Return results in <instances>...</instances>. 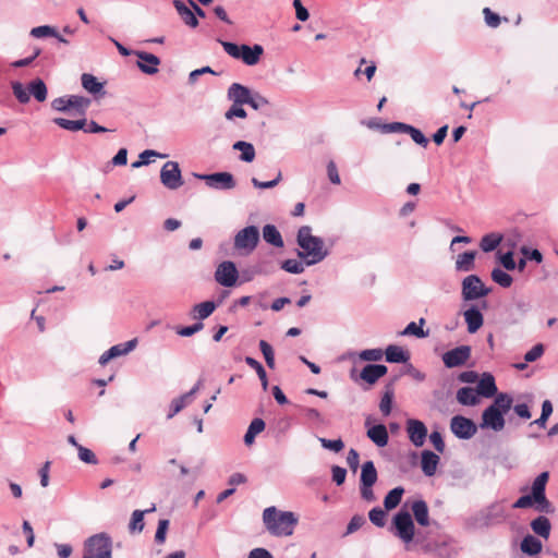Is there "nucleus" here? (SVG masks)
Wrapping results in <instances>:
<instances>
[{
    "instance_id": "31",
    "label": "nucleus",
    "mask_w": 558,
    "mask_h": 558,
    "mask_svg": "<svg viewBox=\"0 0 558 558\" xmlns=\"http://www.w3.org/2000/svg\"><path fill=\"white\" fill-rule=\"evenodd\" d=\"M520 548H521V550L524 554L530 555V556H534V555H537V554H539L542 551L543 544L535 536L526 535L521 541Z\"/></svg>"
},
{
    "instance_id": "63",
    "label": "nucleus",
    "mask_w": 558,
    "mask_h": 558,
    "mask_svg": "<svg viewBox=\"0 0 558 558\" xmlns=\"http://www.w3.org/2000/svg\"><path fill=\"white\" fill-rule=\"evenodd\" d=\"M365 518L363 515H354L351 518L348 526H347V534L354 533L359 529L365 524Z\"/></svg>"
},
{
    "instance_id": "32",
    "label": "nucleus",
    "mask_w": 558,
    "mask_h": 558,
    "mask_svg": "<svg viewBox=\"0 0 558 558\" xmlns=\"http://www.w3.org/2000/svg\"><path fill=\"white\" fill-rule=\"evenodd\" d=\"M263 238L264 240L274 245L275 247H283V239L278 231V229L274 225H266L263 228Z\"/></svg>"
},
{
    "instance_id": "6",
    "label": "nucleus",
    "mask_w": 558,
    "mask_h": 558,
    "mask_svg": "<svg viewBox=\"0 0 558 558\" xmlns=\"http://www.w3.org/2000/svg\"><path fill=\"white\" fill-rule=\"evenodd\" d=\"M83 558H112V541L107 533L92 535L84 542Z\"/></svg>"
},
{
    "instance_id": "8",
    "label": "nucleus",
    "mask_w": 558,
    "mask_h": 558,
    "mask_svg": "<svg viewBox=\"0 0 558 558\" xmlns=\"http://www.w3.org/2000/svg\"><path fill=\"white\" fill-rule=\"evenodd\" d=\"M492 292L477 275H469L461 282V296L470 302L487 296Z\"/></svg>"
},
{
    "instance_id": "3",
    "label": "nucleus",
    "mask_w": 558,
    "mask_h": 558,
    "mask_svg": "<svg viewBox=\"0 0 558 558\" xmlns=\"http://www.w3.org/2000/svg\"><path fill=\"white\" fill-rule=\"evenodd\" d=\"M263 523L274 536H290L298 524V518L291 511H280L271 506L264 509Z\"/></svg>"
},
{
    "instance_id": "53",
    "label": "nucleus",
    "mask_w": 558,
    "mask_h": 558,
    "mask_svg": "<svg viewBox=\"0 0 558 558\" xmlns=\"http://www.w3.org/2000/svg\"><path fill=\"white\" fill-rule=\"evenodd\" d=\"M404 133L409 134L411 136V138L413 140V142H415L416 144H418L423 147H426L428 145V140L418 129H416L410 124H407Z\"/></svg>"
},
{
    "instance_id": "23",
    "label": "nucleus",
    "mask_w": 558,
    "mask_h": 558,
    "mask_svg": "<svg viewBox=\"0 0 558 558\" xmlns=\"http://www.w3.org/2000/svg\"><path fill=\"white\" fill-rule=\"evenodd\" d=\"M476 390L480 396H483L485 398H490L496 395L497 387L495 384V378L490 374H483L482 378L476 385Z\"/></svg>"
},
{
    "instance_id": "26",
    "label": "nucleus",
    "mask_w": 558,
    "mask_h": 558,
    "mask_svg": "<svg viewBox=\"0 0 558 558\" xmlns=\"http://www.w3.org/2000/svg\"><path fill=\"white\" fill-rule=\"evenodd\" d=\"M217 304L214 301H205L195 304L191 310V316L193 319L202 322L203 319L209 317L214 313Z\"/></svg>"
},
{
    "instance_id": "40",
    "label": "nucleus",
    "mask_w": 558,
    "mask_h": 558,
    "mask_svg": "<svg viewBox=\"0 0 558 558\" xmlns=\"http://www.w3.org/2000/svg\"><path fill=\"white\" fill-rule=\"evenodd\" d=\"M192 401V393H183L182 396L173 399L170 404V412L168 414V418H172Z\"/></svg>"
},
{
    "instance_id": "55",
    "label": "nucleus",
    "mask_w": 558,
    "mask_h": 558,
    "mask_svg": "<svg viewBox=\"0 0 558 558\" xmlns=\"http://www.w3.org/2000/svg\"><path fill=\"white\" fill-rule=\"evenodd\" d=\"M243 105L232 104V106L225 112V118L232 121L234 118L245 119L247 113L242 107Z\"/></svg>"
},
{
    "instance_id": "30",
    "label": "nucleus",
    "mask_w": 558,
    "mask_h": 558,
    "mask_svg": "<svg viewBox=\"0 0 558 558\" xmlns=\"http://www.w3.org/2000/svg\"><path fill=\"white\" fill-rule=\"evenodd\" d=\"M412 511L420 525L427 526L429 524L428 507L424 500H415L412 504Z\"/></svg>"
},
{
    "instance_id": "2",
    "label": "nucleus",
    "mask_w": 558,
    "mask_h": 558,
    "mask_svg": "<svg viewBox=\"0 0 558 558\" xmlns=\"http://www.w3.org/2000/svg\"><path fill=\"white\" fill-rule=\"evenodd\" d=\"M549 478L548 472H542L533 481L531 494L521 496L514 504L513 508L525 509L535 505V509L543 513H554L555 508L546 498V484Z\"/></svg>"
},
{
    "instance_id": "51",
    "label": "nucleus",
    "mask_w": 558,
    "mask_h": 558,
    "mask_svg": "<svg viewBox=\"0 0 558 558\" xmlns=\"http://www.w3.org/2000/svg\"><path fill=\"white\" fill-rule=\"evenodd\" d=\"M281 268L290 274L299 275L304 271V264L298 259H286L281 263Z\"/></svg>"
},
{
    "instance_id": "21",
    "label": "nucleus",
    "mask_w": 558,
    "mask_h": 558,
    "mask_svg": "<svg viewBox=\"0 0 558 558\" xmlns=\"http://www.w3.org/2000/svg\"><path fill=\"white\" fill-rule=\"evenodd\" d=\"M387 373V367L381 364H368L361 372V378L368 384H375Z\"/></svg>"
},
{
    "instance_id": "5",
    "label": "nucleus",
    "mask_w": 558,
    "mask_h": 558,
    "mask_svg": "<svg viewBox=\"0 0 558 558\" xmlns=\"http://www.w3.org/2000/svg\"><path fill=\"white\" fill-rule=\"evenodd\" d=\"M223 50L232 58L242 60L246 65H255L259 62L264 48L260 45H238L231 41L219 40Z\"/></svg>"
},
{
    "instance_id": "59",
    "label": "nucleus",
    "mask_w": 558,
    "mask_h": 558,
    "mask_svg": "<svg viewBox=\"0 0 558 558\" xmlns=\"http://www.w3.org/2000/svg\"><path fill=\"white\" fill-rule=\"evenodd\" d=\"M203 327H204V324L202 322H197L191 326L178 327L177 333L181 337H191L194 333H196L197 331L202 330Z\"/></svg>"
},
{
    "instance_id": "27",
    "label": "nucleus",
    "mask_w": 558,
    "mask_h": 558,
    "mask_svg": "<svg viewBox=\"0 0 558 558\" xmlns=\"http://www.w3.org/2000/svg\"><path fill=\"white\" fill-rule=\"evenodd\" d=\"M173 5L174 8L177 9V12L178 14L180 15V17L183 20V22L192 27V28H195L197 27L198 25V20L197 17L195 16V13L190 9L187 8L184 2L180 1V0H174L173 1Z\"/></svg>"
},
{
    "instance_id": "12",
    "label": "nucleus",
    "mask_w": 558,
    "mask_h": 558,
    "mask_svg": "<svg viewBox=\"0 0 558 558\" xmlns=\"http://www.w3.org/2000/svg\"><path fill=\"white\" fill-rule=\"evenodd\" d=\"M196 178L206 182L214 190L229 191L235 187L236 182L230 172H215L210 174H195Z\"/></svg>"
},
{
    "instance_id": "35",
    "label": "nucleus",
    "mask_w": 558,
    "mask_h": 558,
    "mask_svg": "<svg viewBox=\"0 0 558 558\" xmlns=\"http://www.w3.org/2000/svg\"><path fill=\"white\" fill-rule=\"evenodd\" d=\"M28 93L29 96L33 95L34 98L39 102H43L47 99V86L40 78H36L28 84Z\"/></svg>"
},
{
    "instance_id": "4",
    "label": "nucleus",
    "mask_w": 558,
    "mask_h": 558,
    "mask_svg": "<svg viewBox=\"0 0 558 558\" xmlns=\"http://www.w3.org/2000/svg\"><path fill=\"white\" fill-rule=\"evenodd\" d=\"M513 399L507 393H499L494 402L484 410L480 427L500 432L505 428V414L512 408Z\"/></svg>"
},
{
    "instance_id": "7",
    "label": "nucleus",
    "mask_w": 558,
    "mask_h": 558,
    "mask_svg": "<svg viewBox=\"0 0 558 558\" xmlns=\"http://www.w3.org/2000/svg\"><path fill=\"white\" fill-rule=\"evenodd\" d=\"M391 532L405 544L413 541L415 526L412 517L408 511L401 510L395 514Z\"/></svg>"
},
{
    "instance_id": "24",
    "label": "nucleus",
    "mask_w": 558,
    "mask_h": 558,
    "mask_svg": "<svg viewBox=\"0 0 558 558\" xmlns=\"http://www.w3.org/2000/svg\"><path fill=\"white\" fill-rule=\"evenodd\" d=\"M476 251H468L459 254L456 259L454 268L457 271L469 272L475 268Z\"/></svg>"
},
{
    "instance_id": "41",
    "label": "nucleus",
    "mask_w": 558,
    "mask_h": 558,
    "mask_svg": "<svg viewBox=\"0 0 558 558\" xmlns=\"http://www.w3.org/2000/svg\"><path fill=\"white\" fill-rule=\"evenodd\" d=\"M53 123H56L61 129L75 132L84 129L86 125V119L69 120L64 118H54Z\"/></svg>"
},
{
    "instance_id": "16",
    "label": "nucleus",
    "mask_w": 558,
    "mask_h": 558,
    "mask_svg": "<svg viewBox=\"0 0 558 558\" xmlns=\"http://www.w3.org/2000/svg\"><path fill=\"white\" fill-rule=\"evenodd\" d=\"M407 433L415 447H422L427 437V428L422 421L410 418L407 421Z\"/></svg>"
},
{
    "instance_id": "25",
    "label": "nucleus",
    "mask_w": 558,
    "mask_h": 558,
    "mask_svg": "<svg viewBox=\"0 0 558 558\" xmlns=\"http://www.w3.org/2000/svg\"><path fill=\"white\" fill-rule=\"evenodd\" d=\"M470 359V351H446L442 355L445 365L449 368L461 366Z\"/></svg>"
},
{
    "instance_id": "9",
    "label": "nucleus",
    "mask_w": 558,
    "mask_h": 558,
    "mask_svg": "<svg viewBox=\"0 0 558 558\" xmlns=\"http://www.w3.org/2000/svg\"><path fill=\"white\" fill-rule=\"evenodd\" d=\"M259 230L256 226H247L236 232L233 246L244 255L251 254L258 245Z\"/></svg>"
},
{
    "instance_id": "48",
    "label": "nucleus",
    "mask_w": 558,
    "mask_h": 558,
    "mask_svg": "<svg viewBox=\"0 0 558 558\" xmlns=\"http://www.w3.org/2000/svg\"><path fill=\"white\" fill-rule=\"evenodd\" d=\"M551 413H553V404L549 400H545L542 403L541 416L537 420H535L534 422H532L531 425L535 424L538 427L544 428L546 426V423H547L549 416L551 415Z\"/></svg>"
},
{
    "instance_id": "36",
    "label": "nucleus",
    "mask_w": 558,
    "mask_h": 558,
    "mask_svg": "<svg viewBox=\"0 0 558 558\" xmlns=\"http://www.w3.org/2000/svg\"><path fill=\"white\" fill-rule=\"evenodd\" d=\"M156 510L155 505L150 509L135 510L132 513L129 529L131 532H142L144 529V515Z\"/></svg>"
},
{
    "instance_id": "45",
    "label": "nucleus",
    "mask_w": 558,
    "mask_h": 558,
    "mask_svg": "<svg viewBox=\"0 0 558 558\" xmlns=\"http://www.w3.org/2000/svg\"><path fill=\"white\" fill-rule=\"evenodd\" d=\"M501 236L495 233L486 234L482 238L480 242V246L483 252H492L494 251L500 243Z\"/></svg>"
},
{
    "instance_id": "43",
    "label": "nucleus",
    "mask_w": 558,
    "mask_h": 558,
    "mask_svg": "<svg viewBox=\"0 0 558 558\" xmlns=\"http://www.w3.org/2000/svg\"><path fill=\"white\" fill-rule=\"evenodd\" d=\"M70 99V107L74 108L77 113L84 116L87 108L90 105V100L86 97L78 96V95H71L69 96Z\"/></svg>"
},
{
    "instance_id": "29",
    "label": "nucleus",
    "mask_w": 558,
    "mask_h": 558,
    "mask_svg": "<svg viewBox=\"0 0 558 558\" xmlns=\"http://www.w3.org/2000/svg\"><path fill=\"white\" fill-rule=\"evenodd\" d=\"M478 392L476 388L462 387L457 391V400L463 405H475L478 403Z\"/></svg>"
},
{
    "instance_id": "1",
    "label": "nucleus",
    "mask_w": 558,
    "mask_h": 558,
    "mask_svg": "<svg viewBox=\"0 0 558 558\" xmlns=\"http://www.w3.org/2000/svg\"><path fill=\"white\" fill-rule=\"evenodd\" d=\"M296 242L301 248L298 255L305 260L307 266L320 263L329 254L328 250L325 247L324 240L313 235L310 226H303L299 229Z\"/></svg>"
},
{
    "instance_id": "20",
    "label": "nucleus",
    "mask_w": 558,
    "mask_h": 558,
    "mask_svg": "<svg viewBox=\"0 0 558 558\" xmlns=\"http://www.w3.org/2000/svg\"><path fill=\"white\" fill-rule=\"evenodd\" d=\"M440 458L430 450H424L421 453V468L426 476H433L439 464Z\"/></svg>"
},
{
    "instance_id": "22",
    "label": "nucleus",
    "mask_w": 558,
    "mask_h": 558,
    "mask_svg": "<svg viewBox=\"0 0 558 558\" xmlns=\"http://www.w3.org/2000/svg\"><path fill=\"white\" fill-rule=\"evenodd\" d=\"M82 86L89 94L97 96H104L106 94L104 89V83L99 82L96 76L89 73L82 74L81 77Z\"/></svg>"
},
{
    "instance_id": "54",
    "label": "nucleus",
    "mask_w": 558,
    "mask_h": 558,
    "mask_svg": "<svg viewBox=\"0 0 558 558\" xmlns=\"http://www.w3.org/2000/svg\"><path fill=\"white\" fill-rule=\"evenodd\" d=\"M368 518L378 527H383L386 523V512L379 507L373 508L368 513Z\"/></svg>"
},
{
    "instance_id": "39",
    "label": "nucleus",
    "mask_w": 558,
    "mask_h": 558,
    "mask_svg": "<svg viewBox=\"0 0 558 558\" xmlns=\"http://www.w3.org/2000/svg\"><path fill=\"white\" fill-rule=\"evenodd\" d=\"M404 489L399 486L391 489L384 499V507L386 510H392L395 509L402 499Z\"/></svg>"
},
{
    "instance_id": "46",
    "label": "nucleus",
    "mask_w": 558,
    "mask_h": 558,
    "mask_svg": "<svg viewBox=\"0 0 558 558\" xmlns=\"http://www.w3.org/2000/svg\"><path fill=\"white\" fill-rule=\"evenodd\" d=\"M138 157H140V160L134 161L132 163V168H134V169L148 165L150 162V160H149L150 157L166 158L167 155L158 153L153 149H146V150L142 151Z\"/></svg>"
},
{
    "instance_id": "18",
    "label": "nucleus",
    "mask_w": 558,
    "mask_h": 558,
    "mask_svg": "<svg viewBox=\"0 0 558 558\" xmlns=\"http://www.w3.org/2000/svg\"><path fill=\"white\" fill-rule=\"evenodd\" d=\"M252 89L240 83H232L227 90V99L232 104L247 105Z\"/></svg>"
},
{
    "instance_id": "57",
    "label": "nucleus",
    "mask_w": 558,
    "mask_h": 558,
    "mask_svg": "<svg viewBox=\"0 0 558 558\" xmlns=\"http://www.w3.org/2000/svg\"><path fill=\"white\" fill-rule=\"evenodd\" d=\"M320 445L323 448L331 450L333 452H339L344 448L343 441L338 439H326V438H318Z\"/></svg>"
},
{
    "instance_id": "10",
    "label": "nucleus",
    "mask_w": 558,
    "mask_h": 558,
    "mask_svg": "<svg viewBox=\"0 0 558 558\" xmlns=\"http://www.w3.org/2000/svg\"><path fill=\"white\" fill-rule=\"evenodd\" d=\"M160 181L168 190H178L184 183L177 161H167L160 170Z\"/></svg>"
},
{
    "instance_id": "34",
    "label": "nucleus",
    "mask_w": 558,
    "mask_h": 558,
    "mask_svg": "<svg viewBox=\"0 0 558 558\" xmlns=\"http://www.w3.org/2000/svg\"><path fill=\"white\" fill-rule=\"evenodd\" d=\"M531 527L535 534L544 537L545 539H547L550 535L551 525L549 520L544 515L534 519L531 522Z\"/></svg>"
},
{
    "instance_id": "64",
    "label": "nucleus",
    "mask_w": 558,
    "mask_h": 558,
    "mask_svg": "<svg viewBox=\"0 0 558 558\" xmlns=\"http://www.w3.org/2000/svg\"><path fill=\"white\" fill-rule=\"evenodd\" d=\"M331 473H332V481L337 485H342L344 483L345 476H347V470L344 468L333 465L331 468Z\"/></svg>"
},
{
    "instance_id": "14",
    "label": "nucleus",
    "mask_w": 558,
    "mask_h": 558,
    "mask_svg": "<svg viewBox=\"0 0 558 558\" xmlns=\"http://www.w3.org/2000/svg\"><path fill=\"white\" fill-rule=\"evenodd\" d=\"M450 429L459 439H470L476 434L477 426L472 420L456 415L450 421Z\"/></svg>"
},
{
    "instance_id": "38",
    "label": "nucleus",
    "mask_w": 558,
    "mask_h": 558,
    "mask_svg": "<svg viewBox=\"0 0 558 558\" xmlns=\"http://www.w3.org/2000/svg\"><path fill=\"white\" fill-rule=\"evenodd\" d=\"M425 319L421 318L418 323L411 322L402 331H399L398 336H414L416 338H425L428 331H424L423 325Z\"/></svg>"
},
{
    "instance_id": "11",
    "label": "nucleus",
    "mask_w": 558,
    "mask_h": 558,
    "mask_svg": "<svg viewBox=\"0 0 558 558\" xmlns=\"http://www.w3.org/2000/svg\"><path fill=\"white\" fill-rule=\"evenodd\" d=\"M506 518L507 512L504 504L496 501L481 510L477 521L481 525L490 526L504 522Z\"/></svg>"
},
{
    "instance_id": "47",
    "label": "nucleus",
    "mask_w": 558,
    "mask_h": 558,
    "mask_svg": "<svg viewBox=\"0 0 558 558\" xmlns=\"http://www.w3.org/2000/svg\"><path fill=\"white\" fill-rule=\"evenodd\" d=\"M245 362L253 369H255V373H257V375H258V377H259V379L262 381V386H263L264 390H266L267 387H268V380H267V375H266L264 366L258 361H256L255 359L250 357V356H247L245 359Z\"/></svg>"
},
{
    "instance_id": "60",
    "label": "nucleus",
    "mask_w": 558,
    "mask_h": 558,
    "mask_svg": "<svg viewBox=\"0 0 558 558\" xmlns=\"http://www.w3.org/2000/svg\"><path fill=\"white\" fill-rule=\"evenodd\" d=\"M77 452H78V458L81 461H83L87 464H96L97 463L96 456L88 448L81 446V447H78Z\"/></svg>"
},
{
    "instance_id": "61",
    "label": "nucleus",
    "mask_w": 558,
    "mask_h": 558,
    "mask_svg": "<svg viewBox=\"0 0 558 558\" xmlns=\"http://www.w3.org/2000/svg\"><path fill=\"white\" fill-rule=\"evenodd\" d=\"M485 23L493 28H496L500 24V16L494 13L489 8L483 10Z\"/></svg>"
},
{
    "instance_id": "50",
    "label": "nucleus",
    "mask_w": 558,
    "mask_h": 558,
    "mask_svg": "<svg viewBox=\"0 0 558 558\" xmlns=\"http://www.w3.org/2000/svg\"><path fill=\"white\" fill-rule=\"evenodd\" d=\"M247 105L255 110H263L269 106V100L259 93L252 90Z\"/></svg>"
},
{
    "instance_id": "28",
    "label": "nucleus",
    "mask_w": 558,
    "mask_h": 558,
    "mask_svg": "<svg viewBox=\"0 0 558 558\" xmlns=\"http://www.w3.org/2000/svg\"><path fill=\"white\" fill-rule=\"evenodd\" d=\"M367 437L378 447H385L388 444V432L385 425L378 424L367 430Z\"/></svg>"
},
{
    "instance_id": "62",
    "label": "nucleus",
    "mask_w": 558,
    "mask_h": 558,
    "mask_svg": "<svg viewBox=\"0 0 558 558\" xmlns=\"http://www.w3.org/2000/svg\"><path fill=\"white\" fill-rule=\"evenodd\" d=\"M69 102H70L69 96L68 97H65V96L58 97L52 100L51 107L57 111L66 112L71 109Z\"/></svg>"
},
{
    "instance_id": "19",
    "label": "nucleus",
    "mask_w": 558,
    "mask_h": 558,
    "mask_svg": "<svg viewBox=\"0 0 558 558\" xmlns=\"http://www.w3.org/2000/svg\"><path fill=\"white\" fill-rule=\"evenodd\" d=\"M463 316L468 326V331L471 333L476 332L484 323L483 314L481 310L475 305H472L470 308H468Z\"/></svg>"
},
{
    "instance_id": "44",
    "label": "nucleus",
    "mask_w": 558,
    "mask_h": 558,
    "mask_svg": "<svg viewBox=\"0 0 558 558\" xmlns=\"http://www.w3.org/2000/svg\"><path fill=\"white\" fill-rule=\"evenodd\" d=\"M492 279L502 288H509L513 282L512 277L498 267L492 270Z\"/></svg>"
},
{
    "instance_id": "15",
    "label": "nucleus",
    "mask_w": 558,
    "mask_h": 558,
    "mask_svg": "<svg viewBox=\"0 0 558 558\" xmlns=\"http://www.w3.org/2000/svg\"><path fill=\"white\" fill-rule=\"evenodd\" d=\"M384 353L390 363H404L410 359V351H361L359 357L362 361H378Z\"/></svg>"
},
{
    "instance_id": "52",
    "label": "nucleus",
    "mask_w": 558,
    "mask_h": 558,
    "mask_svg": "<svg viewBox=\"0 0 558 558\" xmlns=\"http://www.w3.org/2000/svg\"><path fill=\"white\" fill-rule=\"evenodd\" d=\"M31 36H33L34 38L53 37L57 36V29L56 27L50 25L33 27L31 29Z\"/></svg>"
},
{
    "instance_id": "42",
    "label": "nucleus",
    "mask_w": 558,
    "mask_h": 558,
    "mask_svg": "<svg viewBox=\"0 0 558 558\" xmlns=\"http://www.w3.org/2000/svg\"><path fill=\"white\" fill-rule=\"evenodd\" d=\"M264 428H265V422L262 418H254L251 422V424H250V426H248V428H247V430H246V433L244 435V442H245V445L253 444V441L255 439V436L257 434H259L260 432H263Z\"/></svg>"
},
{
    "instance_id": "37",
    "label": "nucleus",
    "mask_w": 558,
    "mask_h": 558,
    "mask_svg": "<svg viewBox=\"0 0 558 558\" xmlns=\"http://www.w3.org/2000/svg\"><path fill=\"white\" fill-rule=\"evenodd\" d=\"M233 149L241 151L240 159L244 162H252L255 158V148L253 144L244 141H238L233 144Z\"/></svg>"
},
{
    "instance_id": "56",
    "label": "nucleus",
    "mask_w": 558,
    "mask_h": 558,
    "mask_svg": "<svg viewBox=\"0 0 558 558\" xmlns=\"http://www.w3.org/2000/svg\"><path fill=\"white\" fill-rule=\"evenodd\" d=\"M407 123L403 122H391L378 125L381 133H404Z\"/></svg>"
},
{
    "instance_id": "13",
    "label": "nucleus",
    "mask_w": 558,
    "mask_h": 558,
    "mask_svg": "<svg viewBox=\"0 0 558 558\" xmlns=\"http://www.w3.org/2000/svg\"><path fill=\"white\" fill-rule=\"evenodd\" d=\"M214 277L217 283L222 287L230 288L235 286L239 272L233 262L223 260L217 266Z\"/></svg>"
},
{
    "instance_id": "58",
    "label": "nucleus",
    "mask_w": 558,
    "mask_h": 558,
    "mask_svg": "<svg viewBox=\"0 0 558 558\" xmlns=\"http://www.w3.org/2000/svg\"><path fill=\"white\" fill-rule=\"evenodd\" d=\"M393 392L391 390H387L379 403V409L384 415H389L391 412Z\"/></svg>"
},
{
    "instance_id": "49",
    "label": "nucleus",
    "mask_w": 558,
    "mask_h": 558,
    "mask_svg": "<svg viewBox=\"0 0 558 558\" xmlns=\"http://www.w3.org/2000/svg\"><path fill=\"white\" fill-rule=\"evenodd\" d=\"M11 87L13 95L21 104H27L29 101V93L21 82H12Z\"/></svg>"
},
{
    "instance_id": "33",
    "label": "nucleus",
    "mask_w": 558,
    "mask_h": 558,
    "mask_svg": "<svg viewBox=\"0 0 558 558\" xmlns=\"http://www.w3.org/2000/svg\"><path fill=\"white\" fill-rule=\"evenodd\" d=\"M377 481V471L373 461H366L362 465L361 484L373 486Z\"/></svg>"
},
{
    "instance_id": "17",
    "label": "nucleus",
    "mask_w": 558,
    "mask_h": 558,
    "mask_svg": "<svg viewBox=\"0 0 558 558\" xmlns=\"http://www.w3.org/2000/svg\"><path fill=\"white\" fill-rule=\"evenodd\" d=\"M134 54L138 58L136 64L143 73L154 75L158 72L160 59L157 56L140 50L134 51Z\"/></svg>"
}]
</instances>
